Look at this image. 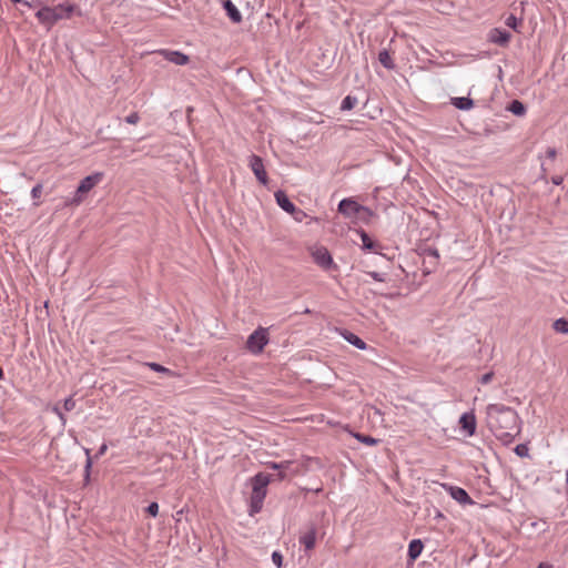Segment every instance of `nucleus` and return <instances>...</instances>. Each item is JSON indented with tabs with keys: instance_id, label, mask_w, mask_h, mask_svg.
<instances>
[{
	"instance_id": "nucleus-39",
	"label": "nucleus",
	"mask_w": 568,
	"mask_h": 568,
	"mask_svg": "<svg viewBox=\"0 0 568 568\" xmlns=\"http://www.w3.org/2000/svg\"><path fill=\"white\" fill-rule=\"evenodd\" d=\"M546 156L550 160H555L557 156V150L555 148H548L546 150Z\"/></svg>"
},
{
	"instance_id": "nucleus-41",
	"label": "nucleus",
	"mask_w": 568,
	"mask_h": 568,
	"mask_svg": "<svg viewBox=\"0 0 568 568\" xmlns=\"http://www.w3.org/2000/svg\"><path fill=\"white\" fill-rule=\"evenodd\" d=\"M292 215L294 216V219L296 221L301 222L303 220V217L305 216V213L302 210L296 207L295 214H292Z\"/></svg>"
},
{
	"instance_id": "nucleus-4",
	"label": "nucleus",
	"mask_w": 568,
	"mask_h": 568,
	"mask_svg": "<svg viewBox=\"0 0 568 568\" xmlns=\"http://www.w3.org/2000/svg\"><path fill=\"white\" fill-rule=\"evenodd\" d=\"M103 179L102 172H95L91 175L82 179L77 187L75 195L72 199V203L79 204L83 196L90 192L97 184H99Z\"/></svg>"
},
{
	"instance_id": "nucleus-45",
	"label": "nucleus",
	"mask_w": 568,
	"mask_h": 568,
	"mask_svg": "<svg viewBox=\"0 0 568 568\" xmlns=\"http://www.w3.org/2000/svg\"><path fill=\"white\" fill-rule=\"evenodd\" d=\"M537 568H552V566L548 562H540Z\"/></svg>"
},
{
	"instance_id": "nucleus-11",
	"label": "nucleus",
	"mask_w": 568,
	"mask_h": 568,
	"mask_svg": "<svg viewBox=\"0 0 568 568\" xmlns=\"http://www.w3.org/2000/svg\"><path fill=\"white\" fill-rule=\"evenodd\" d=\"M160 53L165 58V60L176 65H185L190 60L186 54L180 51L162 50Z\"/></svg>"
},
{
	"instance_id": "nucleus-20",
	"label": "nucleus",
	"mask_w": 568,
	"mask_h": 568,
	"mask_svg": "<svg viewBox=\"0 0 568 568\" xmlns=\"http://www.w3.org/2000/svg\"><path fill=\"white\" fill-rule=\"evenodd\" d=\"M292 462H282V463H268L267 467L274 470H278V473L274 476V480H283L285 478L284 469H287L291 466Z\"/></svg>"
},
{
	"instance_id": "nucleus-14",
	"label": "nucleus",
	"mask_w": 568,
	"mask_h": 568,
	"mask_svg": "<svg viewBox=\"0 0 568 568\" xmlns=\"http://www.w3.org/2000/svg\"><path fill=\"white\" fill-rule=\"evenodd\" d=\"M316 528L312 526L308 531L300 537V544L305 547L306 551L314 549L316 544Z\"/></svg>"
},
{
	"instance_id": "nucleus-2",
	"label": "nucleus",
	"mask_w": 568,
	"mask_h": 568,
	"mask_svg": "<svg viewBox=\"0 0 568 568\" xmlns=\"http://www.w3.org/2000/svg\"><path fill=\"white\" fill-rule=\"evenodd\" d=\"M75 9L74 4H58L52 8L42 7L38 9V20L47 24L49 29L58 20L70 18Z\"/></svg>"
},
{
	"instance_id": "nucleus-28",
	"label": "nucleus",
	"mask_w": 568,
	"mask_h": 568,
	"mask_svg": "<svg viewBox=\"0 0 568 568\" xmlns=\"http://www.w3.org/2000/svg\"><path fill=\"white\" fill-rule=\"evenodd\" d=\"M266 496V489L252 488L251 499H256L257 503H263Z\"/></svg>"
},
{
	"instance_id": "nucleus-42",
	"label": "nucleus",
	"mask_w": 568,
	"mask_h": 568,
	"mask_svg": "<svg viewBox=\"0 0 568 568\" xmlns=\"http://www.w3.org/2000/svg\"><path fill=\"white\" fill-rule=\"evenodd\" d=\"M551 182L555 185H561L564 182V178L561 175H555L551 178Z\"/></svg>"
},
{
	"instance_id": "nucleus-3",
	"label": "nucleus",
	"mask_w": 568,
	"mask_h": 568,
	"mask_svg": "<svg viewBox=\"0 0 568 568\" xmlns=\"http://www.w3.org/2000/svg\"><path fill=\"white\" fill-rule=\"evenodd\" d=\"M338 212L346 217L358 216L359 219H366L373 215V212L352 199H343L338 203Z\"/></svg>"
},
{
	"instance_id": "nucleus-47",
	"label": "nucleus",
	"mask_w": 568,
	"mask_h": 568,
	"mask_svg": "<svg viewBox=\"0 0 568 568\" xmlns=\"http://www.w3.org/2000/svg\"><path fill=\"white\" fill-rule=\"evenodd\" d=\"M541 172H542V178H545V176H546V172H547V170H546V168L544 166V164H541Z\"/></svg>"
},
{
	"instance_id": "nucleus-10",
	"label": "nucleus",
	"mask_w": 568,
	"mask_h": 568,
	"mask_svg": "<svg viewBox=\"0 0 568 568\" xmlns=\"http://www.w3.org/2000/svg\"><path fill=\"white\" fill-rule=\"evenodd\" d=\"M459 425L468 436H473L476 432V417L473 413H464L459 418Z\"/></svg>"
},
{
	"instance_id": "nucleus-12",
	"label": "nucleus",
	"mask_w": 568,
	"mask_h": 568,
	"mask_svg": "<svg viewBox=\"0 0 568 568\" xmlns=\"http://www.w3.org/2000/svg\"><path fill=\"white\" fill-rule=\"evenodd\" d=\"M222 6L226 12V16L233 23L242 22L241 12L239 11L236 6L231 0H223Z\"/></svg>"
},
{
	"instance_id": "nucleus-49",
	"label": "nucleus",
	"mask_w": 568,
	"mask_h": 568,
	"mask_svg": "<svg viewBox=\"0 0 568 568\" xmlns=\"http://www.w3.org/2000/svg\"><path fill=\"white\" fill-rule=\"evenodd\" d=\"M41 187H42L41 184H38V186H37L38 195L41 193Z\"/></svg>"
},
{
	"instance_id": "nucleus-37",
	"label": "nucleus",
	"mask_w": 568,
	"mask_h": 568,
	"mask_svg": "<svg viewBox=\"0 0 568 568\" xmlns=\"http://www.w3.org/2000/svg\"><path fill=\"white\" fill-rule=\"evenodd\" d=\"M85 452H87V456H88V458H87V463H85L84 470H85V478H89V476H90V469H91V466H92V459H91V457H90V453H89V450L87 449Z\"/></svg>"
},
{
	"instance_id": "nucleus-30",
	"label": "nucleus",
	"mask_w": 568,
	"mask_h": 568,
	"mask_svg": "<svg viewBox=\"0 0 568 568\" xmlns=\"http://www.w3.org/2000/svg\"><path fill=\"white\" fill-rule=\"evenodd\" d=\"M514 452L519 457H528L529 455V448L526 444H518Z\"/></svg>"
},
{
	"instance_id": "nucleus-33",
	"label": "nucleus",
	"mask_w": 568,
	"mask_h": 568,
	"mask_svg": "<svg viewBox=\"0 0 568 568\" xmlns=\"http://www.w3.org/2000/svg\"><path fill=\"white\" fill-rule=\"evenodd\" d=\"M272 561L277 567L281 568L283 566V556L280 551H274L272 554Z\"/></svg>"
},
{
	"instance_id": "nucleus-43",
	"label": "nucleus",
	"mask_w": 568,
	"mask_h": 568,
	"mask_svg": "<svg viewBox=\"0 0 568 568\" xmlns=\"http://www.w3.org/2000/svg\"><path fill=\"white\" fill-rule=\"evenodd\" d=\"M10 1L13 3H21L22 6L28 7V8L32 7L31 2H29L27 0H10Z\"/></svg>"
},
{
	"instance_id": "nucleus-48",
	"label": "nucleus",
	"mask_w": 568,
	"mask_h": 568,
	"mask_svg": "<svg viewBox=\"0 0 568 568\" xmlns=\"http://www.w3.org/2000/svg\"><path fill=\"white\" fill-rule=\"evenodd\" d=\"M3 378V371H2V367L0 366V381Z\"/></svg>"
},
{
	"instance_id": "nucleus-13",
	"label": "nucleus",
	"mask_w": 568,
	"mask_h": 568,
	"mask_svg": "<svg viewBox=\"0 0 568 568\" xmlns=\"http://www.w3.org/2000/svg\"><path fill=\"white\" fill-rule=\"evenodd\" d=\"M449 493L452 498L462 505H471L474 500L470 498L468 493L462 487H450Z\"/></svg>"
},
{
	"instance_id": "nucleus-24",
	"label": "nucleus",
	"mask_w": 568,
	"mask_h": 568,
	"mask_svg": "<svg viewBox=\"0 0 568 568\" xmlns=\"http://www.w3.org/2000/svg\"><path fill=\"white\" fill-rule=\"evenodd\" d=\"M357 104V98L356 97H353V95H346L343 101H342V104H341V110L342 111H351L355 108V105Z\"/></svg>"
},
{
	"instance_id": "nucleus-8",
	"label": "nucleus",
	"mask_w": 568,
	"mask_h": 568,
	"mask_svg": "<svg viewBox=\"0 0 568 568\" xmlns=\"http://www.w3.org/2000/svg\"><path fill=\"white\" fill-rule=\"evenodd\" d=\"M511 39V33L505 29L500 28H494L490 30L488 40L495 44H498L500 47L508 45L509 41Z\"/></svg>"
},
{
	"instance_id": "nucleus-18",
	"label": "nucleus",
	"mask_w": 568,
	"mask_h": 568,
	"mask_svg": "<svg viewBox=\"0 0 568 568\" xmlns=\"http://www.w3.org/2000/svg\"><path fill=\"white\" fill-rule=\"evenodd\" d=\"M342 335L349 344H352L356 348H358V349L367 348V344L358 335H356L349 331H344V333Z\"/></svg>"
},
{
	"instance_id": "nucleus-25",
	"label": "nucleus",
	"mask_w": 568,
	"mask_h": 568,
	"mask_svg": "<svg viewBox=\"0 0 568 568\" xmlns=\"http://www.w3.org/2000/svg\"><path fill=\"white\" fill-rule=\"evenodd\" d=\"M552 328L557 333L567 334L568 333V320L560 317L556 320L552 324Z\"/></svg>"
},
{
	"instance_id": "nucleus-31",
	"label": "nucleus",
	"mask_w": 568,
	"mask_h": 568,
	"mask_svg": "<svg viewBox=\"0 0 568 568\" xmlns=\"http://www.w3.org/2000/svg\"><path fill=\"white\" fill-rule=\"evenodd\" d=\"M47 413L57 414L59 416V418L62 420V423L63 424L65 423L64 415H63L62 409H61V407L59 405H54L52 407H49L47 409Z\"/></svg>"
},
{
	"instance_id": "nucleus-40",
	"label": "nucleus",
	"mask_w": 568,
	"mask_h": 568,
	"mask_svg": "<svg viewBox=\"0 0 568 568\" xmlns=\"http://www.w3.org/2000/svg\"><path fill=\"white\" fill-rule=\"evenodd\" d=\"M493 376H494L493 372L484 374L480 379L481 384H488L493 379Z\"/></svg>"
},
{
	"instance_id": "nucleus-19",
	"label": "nucleus",
	"mask_w": 568,
	"mask_h": 568,
	"mask_svg": "<svg viewBox=\"0 0 568 568\" xmlns=\"http://www.w3.org/2000/svg\"><path fill=\"white\" fill-rule=\"evenodd\" d=\"M506 109H507V111L511 112L513 114H515L517 116L525 115L526 111H527L526 105L521 101H519L517 99L511 100L508 103Z\"/></svg>"
},
{
	"instance_id": "nucleus-15",
	"label": "nucleus",
	"mask_w": 568,
	"mask_h": 568,
	"mask_svg": "<svg viewBox=\"0 0 568 568\" xmlns=\"http://www.w3.org/2000/svg\"><path fill=\"white\" fill-rule=\"evenodd\" d=\"M274 480V476L265 473H257L252 478V488L266 489L267 485Z\"/></svg>"
},
{
	"instance_id": "nucleus-32",
	"label": "nucleus",
	"mask_w": 568,
	"mask_h": 568,
	"mask_svg": "<svg viewBox=\"0 0 568 568\" xmlns=\"http://www.w3.org/2000/svg\"><path fill=\"white\" fill-rule=\"evenodd\" d=\"M145 511L150 516L156 517L158 514H159V505H158V503H155V501L150 503L149 506L145 508Z\"/></svg>"
},
{
	"instance_id": "nucleus-21",
	"label": "nucleus",
	"mask_w": 568,
	"mask_h": 568,
	"mask_svg": "<svg viewBox=\"0 0 568 568\" xmlns=\"http://www.w3.org/2000/svg\"><path fill=\"white\" fill-rule=\"evenodd\" d=\"M378 61L387 70H394L396 68V64L387 49H384L378 53Z\"/></svg>"
},
{
	"instance_id": "nucleus-7",
	"label": "nucleus",
	"mask_w": 568,
	"mask_h": 568,
	"mask_svg": "<svg viewBox=\"0 0 568 568\" xmlns=\"http://www.w3.org/2000/svg\"><path fill=\"white\" fill-rule=\"evenodd\" d=\"M314 262L323 267L324 270H328L333 265V257L327 248L318 247L312 253Z\"/></svg>"
},
{
	"instance_id": "nucleus-22",
	"label": "nucleus",
	"mask_w": 568,
	"mask_h": 568,
	"mask_svg": "<svg viewBox=\"0 0 568 568\" xmlns=\"http://www.w3.org/2000/svg\"><path fill=\"white\" fill-rule=\"evenodd\" d=\"M358 234L361 236L364 250L371 251L375 248L376 243L371 239L367 232H365L364 230H359Z\"/></svg>"
},
{
	"instance_id": "nucleus-34",
	"label": "nucleus",
	"mask_w": 568,
	"mask_h": 568,
	"mask_svg": "<svg viewBox=\"0 0 568 568\" xmlns=\"http://www.w3.org/2000/svg\"><path fill=\"white\" fill-rule=\"evenodd\" d=\"M75 407V400L72 397H68L63 403V410L71 412Z\"/></svg>"
},
{
	"instance_id": "nucleus-26",
	"label": "nucleus",
	"mask_w": 568,
	"mask_h": 568,
	"mask_svg": "<svg viewBox=\"0 0 568 568\" xmlns=\"http://www.w3.org/2000/svg\"><path fill=\"white\" fill-rule=\"evenodd\" d=\"M148 367H150L152 371L154 372H158V373H162V374H165L168 376H173V372L164 366H162L161 364H158V363H146L145 364Z\"/></svg>"
},
{
	"instance_id": "nucleus-1",
	"label": "nucleus",
	"mask_w": 568,
	"mask_h": 568,
	"mask_svg": "<svg viewBox=\"0 0 568 568\" xmlns=\"http://www.w3.org/2000/svg\"><path fill=\"white\" fill-rule=\"evenodd\" d=\"M487 424L494 435L505 444L511 443L520 433V419L517 412L503 404L487 406Z\"/></svg>"
},
{
	"instance_id": "nucleus-35",
	"label": "nucleus",
	"mask_w": 568,
	"mask_h": 568,
	"mask_svg": "<svg viewBox=\"0 0 568 568\" xmlns=\"http://www.w3.org/2000/svg\"><path fill=\"white\" fill-rule=\"evenodd\" d=\"M263 503H257L256 499H251V510L250 514L253 515L258 513L262 509Z\"/></svg>"
},
{
	"instance_id": "nucleus-29",
	"label": "nucleus",
	"mask_w": 568,
	"mask_h": 568,
	"mask_svg": "<svg viewBox=\"0 0 568 568\" xmlns=\"http://www.w3.org/2000/svg\"><path fill=\"white\" fill-rule=\"evenodd\" d=\"M356 438L366 444V445H369V446H374L378 443V439L374 438V437H371L368 435H364V434H357L356 435Z\"/></svg>"
},
{
	"instance_id": "nucleus-5",
	"label": "nucleus",
	"mask_w": 568,
	"mask_h": 568,
	"mask_svg": "<svg viewBox=\"0 0 568 568\" xmlns=\"http://www.w3.org/2000/svg\"><path fill=\"white\" fill-rule=\"evenodd\" d=\"M267 331L263 327H258L255 329L246 341V347L253 353L258 354L263 351L264 346L267 344Z\"/></svg>"
},
{
	"instance_id": "nucleus-16",
	"label": "nucleus",
	"mask_w": 568,
	"mask_h": 568,
	"mask_svg": "<svg viewBox=\"0 0 568 568\" xmlns=\"http://www.w3.org/2000/svg\"><path fill=\"white\" fill-rule=\"evenodd\" d=\"M424 544L420 539H413L408 545V559L415 561L422 554Z\"/></svg>"
},
{
	"instance_id": "nucleus-27",
	"label": "nucleus",
	"mask_w": 568,
	"mask_h": 568,
	"mask_svg": "<svg viewBox=\"0 0 568 568\" xmlns=\"http://www.w3.org/2000/svg\"><path fill=\"white\" fill-rule=\"evenodd\" d=\"M520 23H521V19H518V18H517L516 16H514V14H510V16H509V17H507V18H506V20H505V24H506L508 28H510V29H513V30H515V31H517V28H518V26H519Z\"/></svg>"
},
{
	"instance_id": "nucleus-44",
	"label": "nucleus",
	"mask_w": 568,
	"mask_h": 568,
	"mask_svg": "<svg viewBox=\"0 0 568 568\" xmlns=\"http://www.w3.org/2000/svg\"><path fill=\"white\" fill-rule=\"evenodd\" d=\"M105 450H106V445H105V444H103V445L99 448V450H98V453H97V456H101V455H103V454L105 453Z\"/></svg>"
},
{
	"instance_id": "nucleus-23",
	"label": "nucleus",
	"mask_w": 568,
	"mask_h": 568,
	"mask_svg": "<svg viewBox=\"0 0 568 568\" xmlns=\"http://www.w3.org/2000/svg\"><path fill=\"white\" fill-rule=\"evenodd\" d=\"M423 255L425 258H430V264L433 265H436L438 263V260H439V253H438V250L435 248V247H426L424 251H423Z\"/></svg>"
},
{
	"instance_id": "nucleus-17",
	"label": "nucleus",
	"mask_w": 568,
	"mask_h": 568,
	"mask_svg": "<svg viewBox=\"0 0 568 568\" xmlns=\"http://www.w3.org/2000/svg\"><path fill=\"white\" fill-rule=\"evenodd\" d=\"M450 103L458 110L467 111L474 106L473 99L468 97H456L450 99Z\"/></svg>"
},
{
	"instance_id": "nucleus-36",
	"label": "nucleus",
	"mask_w": 568,
	"mask_h": 568,
	"mask_svg": "<svg viewBox=\"0 0 568 568\" xmlns=\"http://www.w3.org/2000/svg\"><path fill=\"white\" fill-rule=\"evenodd\" d=\"M140 120V115L138 112H132L125 118V122L129 124H136Z\"/></svg>"
},
{
	"instance_id": "nucleus-9",
	"label": "nucleus",
	"mask_w": 568,
	"mask_h": 568,
	"mask_svg": "<svg viewBox=\"0 0 568 568\" xmlns=\"http://www.w3.org/2000/svg\"><path fill=\"white\" fill-rule=\"evenodd\" d=\"M277 205L285 212L290 214H295L296 206L294 203L288 199L286 193L282 190H278L274 194Z\"/></svg>"
},
{
	"instance_id": "nucleus-38",
	"label": "nucleus",
	"mask_w": 568,
	"mask_h": 568,
	"mask_svg": "<svg viewBox=\"0 0 568 568\" xmlns=\"http://www.w3.org/2000/svg\"><path fill=\"white\" fill-rule=\"evenodd\" d=\"M373 280L377 281V282H385V275L382 274V273H378V272H368L367 273Z\"/></svg>"
},
{
	"instance_id": "nucleus-46",
	"label": "nucleus",
	"mask_w": 568,
	"mask_h": 568,
	"mask_svg": "<svg viewBox=\"0 0 568 568\" xmlns=\"http://www.w3.org/2000/svg\"><path fill=\"white\" fill-rule=\"evenodd\" d=\"M36 194H37L36 186H33L30 191V195L32 199H36Z\"/></svg>"
},
{
	"instance_id": "nucleus-6",
	"label": "nucleus",
	"mask_w": 568,
	"mask_h": 568,
	"mask_svg": "<svg viewBox=\"0 0 568 568\" xmlns=\"http://www.w3.org/2000/svg\"><path fill=\"white\" fill-rule=\"evenodd\" d=\"M248 166L253 171L255 178L257 181L263 184L267 185L268 183V176L264 166L263 159L256 154H252L248 158Z\"/></svg>"
}]
</instances>
